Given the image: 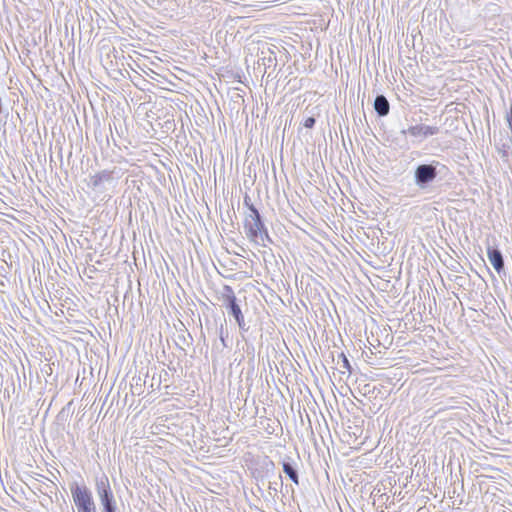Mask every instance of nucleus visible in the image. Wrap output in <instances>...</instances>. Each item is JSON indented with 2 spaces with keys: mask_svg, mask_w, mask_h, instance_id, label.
<instances>
[{
  "mask_svg": "<svg viewBox=\"0 0 512 512\" xmlns=\"http://www.w3.org/2000/svg\"><path fill=\"white\" fill-rule=\"evenodd\" d=\"M243 228L247 239L257 246L267 247L274 243L264 218L256 207H251V213H245Z\"/></svg>",
  "mask_w": 512,
  "mask_h": 512,
  "instance_id": "obj_1",
  "label": "nucleus"
},
{
  "mask_svg": "<svg viewBox=\"0 0 512 512\" xmlns=\"http://www.w3.org/2000/svg\"><path fill=\"white\" fill-rule=\"evenodd\" d=\"M448 171V167L438 160L422 162L414 167L413 181L419 190L427 192L433 188L438 176H445Z\"/></svg>",
  "mask_w": 512,
  "mask_h": 512,
  "instance_id": "obj_2",
  "label": "nucleus"
},
{
  "mask_svg": "<svg viewBox=\"0 0 512 512\" xmlns=\"http://www.w3.org/2000/svg\"><path fill=\"white\" fill-rule=\"evenodd\" d=\"M223 305L227 310V313L230 317H232L237 323L239 330L241 333H246L249 330V326L246 325L244 320V315L238 304V300L234 293V290L229 285H224L223 292Z\"/></svg>",
  "mask_w": 512,
  "mask_h": 512,
  "instance_id": "obj_3",
  "label": "nucleus"
},
{
  "mask_svg": "<svg viewBox=\"0 0 512 512\" xmlns=\"http://www.w3.org/2000/svg\"><path fill=\"white\" fill-rule=\"evenodd\" d=\"M70 491L78 512H97L92 492L85 484L73 482Z\"/></svg>",
  "mask_w": 512,
  "mask_h": 512,
  "instance_id": "obj_4",
  "label": "nucleus"
},
{
  "mask_svg": "<svg viewBox=\"0 0 512 512\" xmlns=\"http://www.w3.org/2000/svg\"><path fill=\"white\" fill-rule=\"evenodd\" d=\"M95 490L102 507V512H119L114 493L106 475L96 478Z\"/></svg>",
  "mask_w": 512,
  "mask_h": 512,
  "instance_id": "obj_5",
  "label": "nucleus"
},
{
  "mask_svg": "<svg viewBox=\"0 0 512 512\" xmlns=\"http://www.w3.org/2000/svg\"><path fill=\"white\" fill-rule=\"evenodd\" d=\"M440 132L438 126H430L425 124H416L402 129L400 134L406 136L407 134L414 138V143H421L426 138L437 135Z\"/></svg>",
  "mask_w": 512,
  "mask_h": 512,
  "instance_id": "obj_6",
  "label": "nucleus"
},
{
  "mask_svg": "<svg viewBox=\"0 0 512 512\" xmlns=\"http://www.w3.org/2000/svg\"><path fill=\"white\" fill-rule=\"evenodd\" d=\"M281 464L285 475L291 482L298 486L300 484V477L297 462L291 456L285 455Z\"/></svg>",
  "mask_w": 512,
  "mask_h": 512,
  "instance_id": "obj_7",
  "label": "nucleus"
},
{
  "mask_svg": "<svg viewBox=\"0 0 512 512\" xmlns=\"http://www.w3.org/2000/svg\"><path fill=\"white\" fill-rule=\"evenodd\" d=\"M487 256L496 272L501 274L504 271V259L500 249L497 246H488Z\"/></svg>",
  "mask_w": 512,
  "mask_h": 512,
  "instance_id": "obj_8",
  "label": "nucleus"
},
{
  "mask_svg": "<svg viewBox=\"0 0 512 512\" xmlns=\"http://www.w3.org/2000/svg\"><path fill=\"white\" fill-rule=\"evenodd\" d=\"M374 110L379 117H385L390 112V104L383 94H377L374 103Z\"/></svg>",
  "mask_w": 512,
  "mask_h": 512,
  "instance_id": "obj_9",
  "label": "nucleus"
},
{
  "mask_svg": "<svg viewBox=\"0 0 512 512\" xmlns=\"http://www.w3.org/2000/svg\"><path fill=\"white\" fill-rule=\"evenodd\" d=\"M112 180L113 172L109 170H102L90 177V185L94 189H98L104 182H110Z\"/></svg>",
  "mask_w": 512,
  "mask_h": 512,
  "instance_id": "obj_10",
  "label": "nucleus"
},
{
  "mask_svg": "<svg viewBox=\"0 0 512 512\" xmlns=\"http://www.w3.org/2000/svg\"><path fill=\"white\" fill-rule=\"evenodd\" d=\"M282 487H283V478H282V475L279 474L277 476L276 480L269 481V483H268V495L271 498L275 499V497L278 496V493L282 489Z\"/></svg>",
  "mask_w": 512,
  "mask_h": 512,
  "instance_id": "obj_11",
  "label": "nucleus"
},
{
  "mask_svg": "<svg viewBox=\"0 0 512 512\" xmlns=\"http://www.w3.org/2000/svg\"><path fill=\"white\" fill-rule=\"evenodd\" d=\"M262 469L264 470V474L261 476V479L268 478L275 473V463L269 458L265 457L261 464Z\"/></svg>",
  "mask_w": 512,
  "mask_h": 512,
  "instance_id": "obj_12",
  "label": "nucleus"
},
{
  "mask_svg": "<svg viewBox=\"0 0 512 512\" xmlns=\"http://www.w3.org/2000/svg\"><path fill=\"white\" fill-rule=\"evenodd\" d=\"M177 339H178V341L176 342V344L182 350H184L182 345L189 346L192 343V341H193V338H192L191 334L187 330H183L178 335Z\"/></svg>",
  "mask_w": 512,
  "mask_h": 512,
  "instance_id": "obj_13",
  "label": "nucleus"
},
{
  "mask_svg": "<svg viewBox=\"0 0 512 512\" xmlns=\"http://www.w3.org/2000/svg\"><path fill=\"white\" fill-rule=\"evenodd\" d=\"M72 405V402H69L66 406H64L57 414L56 421L57 424L60 425L64 422H66L70 416V406Z\"/></svg>",
  "mask_w": 512,
  "mask_h": 512,
  "instance_id": "obj_14",
  "label": "nucleus"
},
{
  "mask_svg": "<svg viewBox=\"0 0 512 512\" xmlns=\"http://www.w3.org/2000/svg\"><path fill=\"white\" fill-rule=\"evenodd\" d=\"M337 364H338V365H341V367H343L345 370H347V372H348L349 374H351V373H352L353 368H352V366H351V364H350L349 359L347 358V356H346L343 352H341V353L338 355Z\"/></svg>",
  "mask_w": 512,
  "mask_h": 512,
  "instance_id": "obj_15",
  "label": "nucleus"
},
{
  "mask_svg": "<svg viewBox=\"0 0 512 512\" xmlns=\"http://www.w3.org/2000/svg\"><path fill=\"white\" fill-rule=\"evenodd\" d=\"M9 117V110L4 108L2 97L0 96V123L6 124Z\"/></svg>",
  "mask_w": 512,
  "mask_h": 512,
  "instance_id": "obj_16",
  "label": "nucleus"
},
{
  "mask_svg": "<svg viewBox=\"0 0 512 512\" xmlns=\"http://www.w3.org/2000/svg\"><path fill=\"white\" fill-rule=\"evenodd\" d=\"M509 146L506 144H503L501 147H497L498 153L501 157V159L505 162L508 161L509 158V152H508Z\"/></svg>",
  "mask_w": 512,
  "mask_h": 512,
  "instance_id": "obj_17",
  "label": "nucleus"
},
{
  "mask_svg": "<svg viewBox=\"0 0 512 512\" xmlns=\"http://www.w3.org/2000/svg\"><path fill=\"white\" fill-rule=\"evenodd\" d=\"M316 124V119L313 117V116H310V117H307L304 121H303V126L305 128H308V129H312L314 128Z\"/></svg>",
  "mask_w": 512,
  "mask_h": 512,
  "instance_id": "obj_18",
  "label": "nucleus"
},
{
  "mask_svg": "<svg viewBox=\"0 0 512 512\" xmlns=\"http://www.w3.org/2000/svg\"><path fill=\"white\" fill-rule=\"evenodd\" d=\"M243 204L244 206L247 208V212L246 213H251V207H256L252 202H251V198L248 194H245L244 196V199H243Z\"/></svg>",
  "mask_w": 512,
  "mask_h": 512,
  "instance_id": "obj_19",
  "label": "nucleus"
},
{
  "mask_svg": "<svg viewBox=\"0 0 512 512\" xmlns=\"http://www.w3.org/2000/svg\"><path fill=\"white\" fill-rule=\"evenodd\" d=\"M224 326L221 324L220 331H219V337L224 347H227L225 339L228 337V333L226 332V336L224 335Z\"/></svg>",
  "mask_w": 512,
  "mask_h": 512,
  "instance_id": "obj_20",
  "label": "nucleus"
},
{
  "mask_svg": "<svg viewBox=\"0 0 512 512\" xmlns=\"http://www.w3.org/2000/svg\"><path fill=\"white\" fill-rule=\"evenodd\" d=\"M276 60V58L274 57H263L262 58V61H263V65L266 67V66H270L274 61Z\"/></svg>",
  "mask_w": 512,
  "mask_h": 512,
  "instance_id": "obj_21",
  "label": "nucleus"
},
{
  "mask_svg": "<svg viewBox=\"0 0 512 512\" xmlns=\"http://www.w3.org/2000/svg\"><path fill=\"white\" fill-rule=\"evenodd\" d=\"M257 489H258V492L264 497L263 489L260 486H258Z\"/></svg>",
  "mask_w": 512,
  "mask_h": 512,
  "instance_id": "obj_22",
  "label": "nucleus"
}]
</instances>
